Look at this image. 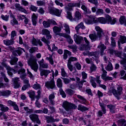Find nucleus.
Wrapping results in <instances>:
<instances>
[{
  "label": "nucleus",
  "mask_w": 126,
  "mask_h": 126,
  "mask_svg": "<svg viewBox=\"0 0 126 126\" xmlns=\"http://www.w3.org/2000/svg\"><path fill=\"white\" fill-rule=\"evenodd\" d=\"M17 62H18V58L14 57L10 61V63L11 65H14L15 64H16V63H17Z\"/></svg>",
  "instance_id": "47"
},
{
  "label": "nucleus",
  "mask_w": 126,
  "mask_h": 126,
  "mask_svg": "<svg viewBox=\"0 0 126 126\" xmlns=\"http://www.w3.org/2000/svg\"><path fill=\"white\" fill-rule=\"evenodd\" d=\"M65 92L66 94H68V95H76V94H75V91L70 89H67L66 90Z\"/></svg>",
  "instance_id": "41"
},
{
  "label": "nucleus",
  "mask_w": 126,
  "mask_h": 126,
  "mask_svg": "<svg viewBox=\"0 0 126 126\" xmlns=\"http://www.w3.org/2000/svg\"><path fill=\"white\" fill-rule=\"evenodd\" d=\"M37 51H38V48L35 47H32L29 49V52L31 54H33V53H35V52H37Z\"/></svg>",
  "instance_id": "54"
},
{
  "label": "nucleus",
  "mask_w": 126,
  "mask_h": 126,
  "mask_svg": "<svg viewBox=\"0 0 126 126\" xmlns=\"http://www.w3.org/2000/svg\"><path fill=\"white\" fill-rule=\"evenodd\" d=\"M41 41L45 43L46 45H47L48 49L49 50V51H51L52 52V49H51V46L49 45H50V41L47 40L46 39V37H43L41 39Z\"/></svg>",
  "instance_id": "30"
},
{
  "label": "nucleus",
  "mask_w": 126,
  "mask_h": 126,
  "mask_svg": "<svg viewBox=\"0 0 126 126\" xmlns=\"http://www.w3.org/2000/svg\"><path fill=\"white\" fill-rule=\"evenodd\" d=\"M119 41L121 44H126V36L125 35H120Z\"/></svg>",
  "instance_id": "39"
},
{
  "label": "nucleus",
  "mask_w": 126,
  "mask_h": 126,
  "mask_svg": "<svg viewBox=\"0 0 126 126\" xmlns=\"http://www.w3.org/2000/svg\"><path fill=\"white\" fill-rule=\"evenodd\" d=\"M46 60L49 62L50 64H54V60L53 59V55H49V57H46Z\"/></svg>",
  "instance_id": "46"
},
{
  "label": "nucleus",
  "mask_w": 126,
  "mask_h": 126,
  "mask_svg": "<svg viewBox=\"0 0 126 126\" xmlns=\"http://www.w3.org/2000/svg\"><path fill=\"white\" fill-rule=\"evenodd\" d=\"M124 58L123 60L120 61V63L121 64H125V63H126V54H123Z\"/></svg>",
  "instance_id": "58"
},
{
  "label": "nucleus",
  "mask_w": 126,
  "mask_h": 126,
  "mask_svg": "<svg viewBox=\"0 0 126 126\" xmlns=\"http://www.w3.org/2000/svg\"><path fill=\"white\" fill-rule=\"evenodd\" d=\"M89 37L92 42H95V41H97V40H98V38H99V36H98L97 34L93 33L89 34Z\"/></svg>",
  "instance_id": "29"
},
{
  "label": "nucleus",
  "mask_w": 126,
  "mask_h": 126,
  "mask_svg": "<svg viewBox=\"0 0 126 126\" xmlns=\"http://www.w3.org/2000/svg\"><path fill=\"white\" fill-rule=\"evenodd\" d=\"M82 29L84 30L86 29V27H85L84 24L83 22H81L80 24H78L77 26L75 27V30L77 33H78V31H79V29Z\"/></svg>",
  "instance_id": "20"
},
{
  "label": "nucleus",
  "mask_w": 126,
  "mask_h": 126,
  "mask_svg": "<svg viewBox=\"0 0 126 126\" xmlns=\"http://www.w3.org/2000/svg\"><path fill=\"white\" fill-rule=\"evenodd\" d=\"M63 26L64 28V30H65L66 33L67 34H70V29H69V26L66 24H63Z\"/></svg>",
  "instance_id": "40"
},
{
  "label": "nucleus",
  "mask_w": 126,
  "mask_h": 126,
  "mask_svg": "<svg viewBox=\"0 0 126 126\" xmlns=\"http://www.w3.org/2000/svg\"><path fill=\"white\" fill-rule=\"evenodd\" d=\"M63 37L67 39V41L68 44H70L73 43V40L72 39L71 37H70V35H69L66 33H65L64 35H63Z\"/></svg>",
  "instance_id": "32"
},
{
  "label": "nucleus",
  "mask_w": 126,
  "mask_h": 126,
  "mask_svg": "<svg viewBox=\"0 0 126 126\" xmlns=\"http://www.w3.org/2000/svg\"><path fill=\"white\" fill-rule=\"evenodd\" d=\"M47 124H51L55 123V118L52 116H47L45 117Z\"/></svg>",
  "instance_id": "22"
},
{
  "label": "nucleus",
  "mask_w": 126,
  "mask_h": 126,
  "mask_svg": "<svg viewBox=\"0 0 126 126\" xmlns=\"http://www.w3.org/2000/svg\"><path fill=\"white\" fill-rule=\"evenodd\" d=\"M49 73H51V71L49 70L43 69L40 71V75L41 76H45V77H47Z\"/></svg>",
  "instance_id": "25"
},
{
  "label": "nucleus",
  "mask_w": 126,
  "mask_h": 126,
  "mask_svg": "<svg viewBox=\"0 0 126 126\" xmlns=\"http://www.w3.org/2000/svg\"><path fill=\"white\" fill-rule=\"evenodd\" d=\"M32 88L35 90H38V89H41V86L40 84L36 83L32 86Z\"/></svg>",
  "instance_id": "57"
},
{
  "label": "nucleus",
  "mask_w": 126,
  "mask_h": 126,
  "mask_svg": "<svg viewBox=\"0 0 126 126\" xmlns=\"http://www.w3.org/2000/svg\"><path fill=\"white\" fill-rule=\"evenodd\" d=\"M16 35H17V33H16V32H15V31H12L11 32V39L14 41V40L15 39L14 38V37H16Z\"/></svg>",
  "instance_id": "55"
},
{
  "label": "nucleus",
  "mask_w": 126,
  "mask_h": 126,
  "mask_svg": "<svg viewBox=\"0 0 126 126\" xmlns=\"http://www.w3.org/2000/svg\"><path fill=\"white\" fill-rule=\"evenodd\" d=\"M11 92L10 91H3L2 92L0 91V95H10Z\"/></svg>",
  "instance_id": "51"
},
{
  "label": "nucleus",
  "mask_w": 126,
  "mask_h": 126,
  "mask_svg": "<svg viewBox=\"0 0 126 126\" xmlns=\"http://www.w3.org/2000/svg\"><path fill=\"white\" fill-rule=\"evenodd\" d=\"M98 49H99L100 51V55L101 56H103L104 55V51L107 49V47L104 45V44H102L101 42H100L98 46H97Z\"/></svg>",
  "instance_id": "17"
},
{
  "label": "nucleus",
  "mask_w": 126,
  "mask_h": 126,
  "mask_svg": "<svg viewBox=\"0 0 126 126\" xmlns=\"http://www.w3.org/2000/svg\"><path fill=\"white\" fill-rule=\"evenodd\" d=\"M67 66L68 69L70 70V71H71V72L73 71V67L72 66V65L71 64V63H67Z\"/></svg>",
  "instance_id": "63"
},
{
  "label": "nucleus",
  "mask_w": 126,
  "mask_h": 126,
  "mask_svg": "<svg viewBox=\"0 0 126 126\" xmlns=\"http://www.w3.org/2000/svg\"><path fill=\"white\" fill-rule=\"evenodd\" d=\"M37 15L35 14V13H33L32 16V25L33 26H36L37 25Z\"/></svg>",
  "instance_id": "24"
},
{
  "label": "nucleus",
  "mask_w": 126,
  "mask_h": 126,
  "mask_svg": "<svg viewBox=\"0 0 126 126\" xmlns=\"http://www.w3.org/2000/svg\"><path fill=\"white\" fill-rule=\"evenodd\" d=\"M11 17L13 18V19L11 21L12 25H13V26L14 25H17V24H18V21H17V20H16V19H15V18H14V17H13L12 15L11 16Z\"/></svg>",
  "instance_id": "48"
},
{
  "label": "nucleus",
  "mask_w": 126,
  "mask_h": 126,
  "mask_svg": "<svg viewBox=\"0 0 126 126\" xmlns=\"http://www.w3.org/2000/svg\"><path fill=\"white\" fill-rule=\"evenodd\" d=\"M74 40L76 44L79 45V44H81V42L83 41V37L80 35H77L76 34H74Z\"/></svg>",
  "instance_id": "14"
},
{
  "label": "nucleus",
  "mask_w": 126,
  "mask_h": 126,
  "mask_svg": "<svg viewBox=\"0 0 126 126\" xmlns=\"http://www.w3.org/2000/svg\"><path fill=\"white\" fill-rule=\"evenodd\" d=\"M63 26L60 27L55 26L54 27H53V30L54 34H55V35H58V36H60L61 37H63V36H64V34L65 33H60L62 31V28H63Z\"/></svg>",
  "instance_id": "8"
},
{
  "label": "nucleus",
  "mask_w": 126,
  "mask_h": 126,
  "mask_svg": "<svg viewBox=\"0 0 126 126\" xmlns=\"http://www.w3.org/2000/svg\"><path fill=\"white\" fill-rule=\"evenodd\" d=\"M49 12L50 14L53 15H56L57 16H60L61 15L62 12L60 11L59 9H57L54 7L49 8Z\"/></svg>",
  "instance_id": "9"
},
{
  "label": "nucleus",
  "mask_w": 126,
  "mask_h": 126,
  "mask_svg": "<svg viewBox=\"0 0 126 126\" xmlns=\"http://www.w3.org/2000/svg\"><path fill=\"white\" fill-rule=\"evenodd\" d=\"M63 107L65 109L66 111L68 112V111H70L71 109H76L77 108V106L74 103H71L70 102H69L67 101H65L63 102Z\"/></svg>",
  "instance_id": "3"
},
{
  "label": "nucleus",
  "mask_w": 126,
  "mask_h": 126,
  "mask_svg": "<svg viewBox=\"0 0 126 126\" xmlns=\"http://www.w3.org/2000/svg\"><path fill=\"white\" fill-rule=\"evenodd\" d=\"M74 65L75 67L78 70H81V64L79 62H77L74 63Z\"/></svg>",
  "instance_id": "49"
},
{
  "label": "nucleus",
  "mask_w": 126,
  "mask_h": 126,
  "mask_svg": "<svg viewBox=\"0 0 126 126\" xmlns=\"http://www.w3.org/2000/svg\"><path fill=\"white\" fill-rule=\"evenodd\" d=\"M95 81L98 86L101 84L102 81L101 80V78H100V76H96L95 78Z\"/></svg>",
  "instance_id": "56"
},
{
  "label": "nucleus",
  "mask_w": 126,
  "mask_h": 126,
  "mask_svg": "<svg viewBox=\"0 0 126 126\" xmlns=\"http://www.w3.org/2000/svg\"><path fill=\"white\" fill-rule=\"evenodd\" d=\"M97 69V66L95 65V64H93L90 67V70L91 72H93V71H95V70Z\"/></svg>",
  "instance_id": "62"
},
{
  "label": "nucleus",
  "mask_w": 126,
  "mask_h": 126,
  "mask_svg": "<svg viewBox=\"0 0 126 126\" xmlns=\"http://www.w3.org/2000/svg\"><path fill=\"white\" fill-rule=\"evenodd\" d=\"M51 80L45 82V86L48 89H54L56 88V84L55 83V75L53 73V77H51Z\"/></svg>",
  "instance_id": "4"
},
{
  "label": "nucleus",
  "mask_w": 126,
  "mask_h": 126,
  "mask_svg": "<svg viewBox=\"0 0 126 126\" xmlns=\"http://www.w3.org/2000/svg\"><path fill=\"white\" fill-rule=\"evenodd\" d=\"M43 25L44 28H49L51 25L50 20H48L47 21H44L43 22Z\"/></svg>",
  "instance_id": "42"
},
{
  "label": "nucleus",
  "mask_w": 126,
  "mask_h": 126,
  "mask_svg": "<svg viewBox=\"0 0 126 126\" xmlns=\"http://www.w3.org/2000/svg\"><path fill=\"white\" fill-rule=\"evenodd\" d=\"M95 31H96V35L98 36L99 38V40L102 38V36H104L105 35V32H104V31L100 28L99 26H96L95 27Z\"/></svg>",
  "instance_id": "10"
},
{
  "label": "nucleus",
  "mask_w": 126,
  "mask_h": 126,
  "mask_svg": "<svg viewBox=\"0 0 126 126\" xmlns=\"http://www.w3.org/2000/svg\"><path fill=\"white\" fill-rule=\"evenodd\" d=\"M68 56H69V57H70V56H71V52L66 49L64 50V53L63 55V60H67V58L68 57Z\"/></svg>",
  "instance_id": "23"
},
{
  "label": "nucleus",
  "mask_w": 126,
  "mask_h": 126,
  "mask_svg": "<svg viewBox=\"0 0 126 126\" xmlns=\"http://www.w3.org/2000/svg\"><path fill=\"white\" fill-rule=\"evenodd\" d=\"M106 23L108 22L109 24H111V25H114L116 23V19H112V17L110 16L109 15H106Z\"/></svg>",
  "instance_id": "15"
},
{
  "label": "nucleus",
  "mask_w": 126,
  "mask_h": 126,
  "mask_svg": "<svg viewBox=\"0 0 126 126\" xmlns=\"http://www.w3.org/2000/svg\"><path fill=\"white\" fill-rule=\"evenodd\" d=\"M36 4L37 6H43V5H45V3L44 1L40 0L36 1Z\"/></svg>",
  "instance_id": "59"
},
{
  "label": "nucleus",
  "mask_w": 126,
  "mask_h": 126,
  "mask_svg": "<svg viewBox=\"0 0 126 126\" xmlns=\"http://www.w3.org/2000/svg\"><path fill=\"white\" fill-rule=\"evenodd\" d=\"M1 18L3 20H4L5 21H8V19L9 18V16L6 15H1Z\"/></svg>",
  "instance_id": "61"
},
{
  "label": "nucleus",
  "mask_w": 126,
  "mask_h": 126,
  "mask_svg": "<svg viewBox=\"0 0 126 126\" xmlns=\"http://www.w3.org/2000/svg\"><path fill=\"white\" fill-rule=\"evenodd\" d=\"M5 65L8 70V74H9V75H10L11 76V75H12V73H16V71H15V70H14V69L10 67V66H7L6 65Z\"/></svg>",
  "instance_id": "27"
},
{
  "label": "nucleus",
  "mask_w": 126,
  "mask_h": 126,
  "mask_svg": "<svg viewBox=\"0 0 126 126\" xmlns=\"http://www.w3.org/2000/svg\"><path fill=\"white\" fill-rule=\"evenodd\" d=\"M15 7L18 10L21 12H24V13H26V14L28 13L27 10H26V9H25V8H24L22 6L20 5L19 3H16L15 4Z\"/></svg>",
  "instance_id": "16"
},
{
  "label": "nucleus",
  "mask_w": 126,
  "mask_h": 126,
  "mask_svg": "<svg viewBox=\"0 0 126 126\" xmlns=\"http://www.w3.org/2000/svg\"><path fill=\"white\" fill-rule=\"evenodd\" d=\"M101 70L103 72L102 74L101 75V78L102 79L105 80L107 77V71L104 69V65H103V64H101Z\"/></svg>",
  "instance_id": "31"
},
{
  "label": "nucleus",
  "mask_w": 126,
  "mask_h": 126,
  "mask_svg": "<svg viewBox=\"0 0 126 126\" xmlns=\"http://www.w3.org/2000/svg\"><path fill=\"white\" fill-rule=\"evenodd\" d=\"M110 39L111 40V45L112 47H116V40L113 37H111Z\"/></svg>",
  "instance_id": "64"
},
{
  "label": "nucleus",
  "mask_w": 126,
  "mask_h": 126,
  "mask_svg": "<svg viewBox=\"0 0 126 126\" xmlns=\"http://www.w3.org/2000/svg\"><path fill=\"white\" fill-rule=\"evenodd\" d=\"M71 7H80V2H70L68 4L67 6L65 7V9L67 11V18L69 19L70 21H78L81 19V14L79 11H77L75 13V17L72 18V15L70 12Z\"/></svg>",
  "instance_id": "1"
},
{
  "label": "nucleus",
  "mask_w": 126,
  "mask_h": 126,
  "mask_svg": "<svg viewBox=\"0 0 126 126\" xmlns=\"http://www.w3.org/2000/svg\"><path fill=\"white\" fill-rule=\"evenodd\" d=\"M8 104L11 107H13L14 111H17V112H19V107L18 105L16 103V102L14 101H12V100H8Z\"/></svg>",
  "instance_id": "12"
},
{
  "label": "nucleus",
  "mask_w": 126,
  "mask_h": 126,
  "mask_svg": "<svg viewBox=\"0 0 126 126\" xmlns=\"http://www.w3.org/2000/svg\"><path fill=\"white\" fill-rule=\"evenodd\" d=\"M61 75L63 77H66V76H67V73H66V72H65L63 68H61Z\"/></svg>",
  "instance_id": "53"
},
{
  "label": "nucleus",
  "mask_w": 126,
  "mask_h": 126,
  "mask_svg": "<svg viewBox=\"0 0 126 126\" xmlns=\"http://www.w3.org/2000/svg\"><path fill=\"white\" fill-rule=\"evenodd\" d=\"M42 33L43 35H46V36H47V35H49L50 33V31L47 29H44L42 31Z\"/></svg>",
  "instance_id": "60"
},
{
  "label": "nucleus",
  "mask_w": 126,
  "mask_h": 126,
  "mask_svg": "<svg viewBox=\"0 0 126 126\" xmlns=\"http://www.w3.org/2000/svg\"><path fill=\"white\" fill-rule=\"evenodd\" d=\"M117 123L119 125H121V126H126V120L125 119L118 120Z\"/></svg>",
  "instance_id": "36"
},
{
  "label": "nucleus",
  "mask_w": 126,
  "mask_h": 126,
  "mask_svg": "<svg viewBox=\"0 0 126 126\" xmlns=\"http://www.w3.org/2000/svg\"><path fill=\"white\" fill-rule=\"evenodd\" d=\"M77 61L78 60L77 58H76V57H71L68 59L67 63H71V62H77Z\"/></svg>",
  "instance_id": "50"
},
{
  "label": "nucleus",
  "mask_w": 126,
  "mask_h": 126,
  "mask_svg": "<svg viewBox=\"0 0 126 126\" xmlns=\"http://www.w3.org/2000/svg\"><path fill=\"white\" fill-rule=\"evenodd\" d=\"M99 55V53L97 52H88V55L89 57H95V58H97Z\"/></svg>",
  "instance_id": "44"
},
{
  "label": "nucleus",
  "mask_w": 126,
  "mask_h": 126,
  "mask_svg": "<svg viewBox=\"0 0 126 126\" xmlns=\"http://www.w3.org/2000/svg\"><path fill=\"white\" fill-rule=\"evenodd\" d=\"M81 7V9L83 10H84L85 13H89V14L91 13V11H90L89 9H88L87 7H86L85 5L82 4Z\"/></svg>",
  "instance_id": "37"
},
{
  "label": "nucleus",
  "mask_w": 126,
  "mask_h": 126,
  "mask_svg": "<svg viewBox=\"0 0 126 126\" xmlns=\"http://www.w3.org/2000/svg\"><path fill=\"white\" fill-rule=\"evenodd\" d=\"M28 64L31 66V68L34 70L35 72L37 71L38 68H39V65L37 63L36 60L33 58H30L28 61Z\"/></svg>",
  "instance_id": "2"
},
{
  "label": "nucleus",
  "mask_w": 126,
  "mask_h": 126,
  "mask_svg": "<svg viewBox=\"0 0 126 126\" xmlns=\"http://www.w3.org/2000/svg\"><path fill=\"white\" fill-rule=\"evenodd\" d=\"M119 22H120V24L123 25H125V26H126V17L125 16H122L120 19Z\"/></svg>",
  "instance_id": "34"
},
{
  "label": "nucleus",
  "mask_w": 126,
  "mask_h": 126,
  "mask_svg": "<svg viewBox=\"0 0 126 126\" xmlns=\"http://www.w3.org/2000/svg\"><path fill=\"white\" fill-rule=\"evenodd\" d=\"M3 43L5 46H11L14 44V41L12 39H6L3 40Z\"/></svg>",
  "instance_id": "21"
},
{
  "label": "nucleus",
  "mask_w": 126,
  "mask_h": 126,
  "mask_svg": "<svg viewBox=\"0 0 126 126\" xmlns=\"http://www.w3.org/2000/svg\"><path fill=\"white\" fill-rule=\"evenodd\" d=\"M29 118L32 123H36L38 125H41V120L39 119V115L36 114L30 115Z\"/></svg>",
  "instance_id": "6"
},
{
  "label": "nucleus",
  "mask_w": 126,
  "mask_h": 126,
  "mask_svg": "<svg viewBox=\"0 0 126 126\" xmlns=\"http://www.w3.org/2000/svg\"><path fill=\"white\" fill-rule=\"evenodd\" d=\"M12 81L13 83L14 88L16 89L17 88H19V87H21V83H20V80L19 79V78H14L12 79Z\"/></svg>",
  "instance_id": "11"
},
{
  "label": "nucleus",
  "mask_w": 126,
  "mask_h": 126,
  "mask_svg": "<svg viewBox=\"0 0 126 126\" xmlns=\"http://www.w3.org/2000/svg\"><path fill=\"white\" fill-rule=\"evenodd\" d=\"M77 110L83 113L84 112H86L87 111H89V108L88 107H86L84 105H82V104H79L78 106Z\"/></svg>",
  "instance_id": "19"
},
{
  "label": "nucleus",
  "mask_w": 126,
  "mask_h": 126,
  "mask_svg": "<svg viewBox=\"0 0 126 126\" xmlns=\"http://www.w3.org/2000/svg\"><path fill=\"white\" fill-rule=\"evenodd\" d=\"M90 82L91 83L92 86L94 88H96L97 84L95 82V78L93 76H90Z\"/></svg>",
  "instance_id": "28"
},
{
  "label": "nucleus",
  "mask_w": 126,
  "mask_h": 126,
  "mask_svg": "<svg viewBox=\"0 0 126 126\" xmlns=\"http://www.w3.org/2000/svg\"><path fill=\"white\" fill-rule=\"evenodd\" d=\"M104 14V10L102 9H98L96 11V15H102Z\"/></svg>",
  "instance_id": "52"
},
{
  "label": "nucleus",
  "mask_w": 126,
  "mask_h": 126,
  "mask_svg": "<svg viewBox=\"0 0 126 126\" xmlns=\"http://www.w3.org/2000/svg\"><path fill=\"white\" fill-rule=\"evenodd\" d=\"M32 45H33V46H37L38 45H39V46H43V44H42V42L39 39L36 40L34 38H32Z\"/></svg>",
  "instance_id": "26"
},
{
  "label": "nucleus",
  "mask_w": 126,
  "mask_h": 126,
  "mask_svg": "<svg viewBox=\"0 0 126 126\" xmlns=\"http://www.w3.org/2000/svg\"><path fill=\"white\" fill-rule=\"evenodd\" d=\"M97 22H99L102 24H106L107 23V20L104 17H99L97 18Z\"/></svg>",
  "instance_id": "38"
},
{
  "label": "nucleus",
  "mask_w": 126,
  "mask_h": 126,
  "mask_svg": "<svg viewBox=\"0 0 126 126\" xmlns=\"http://www.w3.org/2000/svg\"><path fill=\"white\" fill-rule=\"evenodd\" d=\"M0 108H1V111L3 113H5L7 112L8 110H9V108H8V107L5 106L3 105V104H0Z\"/></svg>",
  "instance_id": "35"
},
{
  "label": "nucleus",
  "mask_w": 126,
  "mask_h": 126,
  "mask_svg": "<svg viewBox=\"0 0 126 126\" xmlns=\"http://www.w3.org/2000/svg\"><path fill=\"white\" fill-rule=\"evenodd\" d=\"M105 69L107 70V71H111L113 69V65L112 64V63L108 62V64L107 66L105 67Z\"/></svg>",
  "instance_id": "43"
},
{
  "label": "nucleus",
  "mask_w": 126,
  "mask_h": 126,
  "mask_svg": "<svg viewBox=\"0 0 126 126\" xmlns=\"http://www.w3.org/2000/svg\"><path fill=\"white\" fill-rule=\"evenodd\" d=\"M117 91L112 88L111 89V90L109 91L110 93H112L113 95H122L123 94V87L121 86H118L117 88Z\"/></svg>",
  "instance_id": "7"
},
{
  "label": "nucleus",
  "mask_w": 126,
  "mask_h": 126,
  "mask_svg": "<svg viewBox=\"0 0 126 126\" xmlns=\"http://www.w3.org/2000/svg\"><path fill=\"white\" fill-rule=\"evenodd\" d=\"M107 107L109 109V111L111 114H115L116 113V105L112 104H107Z\"/></svg>",
  "instance_id": "18"
},
{
  "label": "nucleus",
  "mask_w": 126,
  "mask_h": 126,
  "mask_svg": "<svg viewBox=\"0 0 126 126\" xmlns=\"http://www.w3.org/2000/svg\"><path fill=\"white\" fill-rule=\"evenodd\" d=\"M99 106L101 109V110H99L97 112V116L98 118H101L103 117V114H105L107 113V110L106 109V106H105V104L99 101Z\"/></svg>",
  "instance_id": "5"
},
{
  "label": "nucleus",
  "mask_w": 126,
  "mask_h": 126,
  "mask_svg": "<svg viewBox=\"0 0 126 126\" xmlns=\"http://www.w3.org/2000/svg\"><path fill=\"white\" fill-rule=\"evenodd\" d=\"M23 51L25 52V50L24 49L21 47H18L17 49L14 51L13 52V55L15 57H17L18 56H21V54L23 53Z\"/></svg>",
  "instance_id": "13"
},
{
  "label": "nucleus",
  "mask_w": 126,
  "mask_h": 126,
  "mask_svg": "<svg viewBox=\"0 0 126 126\" xmlns=\"http://www.w3.org/2000/svg\"><path fill=\"white\" fill-rule=\"evenodd\" d=\"M57 87H59V88H63V82L62 81V79H61V78H59L57 79Z\"/></svg>",
  "instance_id": "45"
},
{
  "label": "nucleus",
  "mask_w": 126,
  "mask_h": 126,
  "mask_svg": "<svg viewBox=\"0 0 126 126\" xmlns=\"http://www.w3.org/2000/svg\"><path fill=\"white\" fill-rule=\"evenodd\" d=\"M89 17L92 22V24H94V23H97L98 22L97 18L96 17L90 15Z\"/></svg>",
  "instance_id": "33"
}]
</instances>
